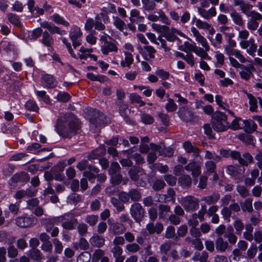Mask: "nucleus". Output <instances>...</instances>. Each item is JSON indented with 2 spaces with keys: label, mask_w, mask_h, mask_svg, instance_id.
Listing matches in <instances>:
<instances>
[{
  "label": "nucleus",
  "mask_w": 262,
  "mask_h": 262,
  "mask_svg": "<svg viewBox=\"0 0 262 262\" xmlns=\"http://www.w3.org/2000/svg\"><path fill=\"white\" fill-rule=\"evenodd\" d=\"M55 127L63 138H71L80 132L78 119L71 114L61 115L57 120Z\"/></svg>",
  "instance_id": "f257e3e1"
},
{
  "label": "nucleus",
  "mask_w": 262,
  "mask_h": 262,
  "mask_svg": "<svg viewBox=\"0 0 262 262\" xmlns=\"http://www.w3.org/2000/svg\"><path fill=\"white\" fill-rule=\"evenodd\" d=\"M190 30L193 36L195 37V41L203 47H197L194 53L203 59L211 60V57L207 53V52L210 50V47L207 39L201 34L196 28L192 27Z\"/></svg>",
  "instance_id": "f03ea898"
},
{
  "label": "nucleus",
  "mask_w": 262,
  "mask_h": 262,
  "mask_svg": "<svg viewBox=\"0 0 262 262\" xmlns=\"http://www.w3.org/2000/svg\"><path fill=\"white\" fill-rule=\"evenodd\" d=\"M211 124L212 128L216 132H224L230 127L227 122V116L221 112H216L212 115Z\"/></svg>",
  "instance_id": "7ed1b4c3"
},
{
  "label": "nucleus",
  "mask_w": 262,
  "mask_h": 262,
  "mask_svg": "<svg viewBox=\"0 0 262 262\" xmlns=\"http://www.w3.org/2000/svg\"><path fill=\"white\" fill-rule=\"evenodd\" d=\"M205 158L208 159L205 163V167L206 172L208 174L214 173L216 169L215 162H219L221 161L222 157L220 155H216L209 150L205 152Z\"/></svg>",
  "instance_id": "20e7f679"
},
{
  "label": "nucleus",
  "mask_w": 262,
  "mask_h": 262,
  "mask_svg": "<svg viewBox=\"0 0 262 262\" xmlns=\"http://www.w3.org/2000/svg\"><path fill=\"white\" fill-rule=\"evenodd\" d=\"M59 223H61L62 228L66 230H72L78 224V220L72 213H64L59 216Z\"/></svg>",
  "instance_id": "39448f33"
},
{
  "label": "nucleus",
  "mask_w": 262,
  "mask_h": 262,
  "mask_svg": "<svg viewBox=\"0 0 262 262\" xmlns=\"http://www.w3.org/2000/svg\"><path fill=\"white\" fill-rule=\"evenodd\" d=\"M180 203L187 212L195 211L199 207V200L192 195L181 198Z\"/></svg>",
  "instance_id": "423d86ee"
},
{
  "label": "nucleus",
  "mask_w": 262,
  "mask_h": 262,
  "mask_svg": "<svg viewBox=\"0 0 262 262\" xmlns=\"http://www.w3.org/2000/svg\"><path fill=\"white\" fill-rule=\"evenodd\" d=\"M130 213L136 222H140L144 217L145 210L138 203L133 204L130 208Z\"/></svg>",
  "instance_id": "0eeeda50"
},
{
  "label": "nucleus",
  "mask_w": 262,
  "mask_h": 262,
  "mask_svg": "<svg viewBox=\"0 0 262 262\" xmlns=\"http://www.w3.org/2000/svg\"><path fill=\"white\" fill-rule=\"evenodd\" d=\"M239 46L243 49L246 50L247 53L252 56L255 55V53L257 50V45L255 43L253 38H250L248 40L241 41Z\"/></svg>",
  "instance_id": "6e6552de"
},
{
  "label": "nucleus",
  "mask_w": 262,
  "mask_h": 262,
  "mask_svg": "<svg viewBox=\"0 0 262 262\" xmlns=\"http://www.w3.org/2000/svg\"><path fill=\"white\" fill-rule=\"evenodd\" d=\"M240 69L239 72L240 77L246 81H248L253 76V72L256 70L253 64H249L248 66L244 65Z\"/></svg>",
  "instance_id": "1a4fd4ad"
},
{
  "label": "nucleus",
  "mask_w": 262,
  "mask_h": 262,
  "mask_svg": "<svg viewBox=\"0 0 262 262\" xmlns=\"http://www.w3.org/2000/svg\"><path fill=\"white\" fill-rule=\"evenodd\" d=\"M37 221V219L34 217L20 216L15 219V223L20 227L27 228L35 225Z\"/></svg>",
  "instance_id": "9d476101"
},
{
  "label": "nucleus",
  "mask_w": 262,
  "mask_h": 262,
  "mask_svg": "<svg viewBox=\"0 0 262 262\" xmlns=\"http://www.w3.org/2000/svg\"><path fill=\"white\" fill-rule=\"evenodd\" d=\"M234 5L235 6H239L241 12L247 16L250 17L253 15L254 10H252L253 6L249 3H246L242 0H234Z\"/></svg>",
  "instance_id": "9b49d317"
},
{
  "label": "nucleus",
  "mask_w": 262,
  "mask_h": 262,
  "mask_svg": "<svg viewBox=\"0 0 262 262\" xmlns=\"http://www.w3.org/2000/svg\"><path fill=\"white\" fill-rule=\"evenodd\" d=\"M247 24V27L249 30L254 31L257 30L259 28L258 21L262 20V14L259 12H254L253 15L251 16Z\"/></svg>",
  "instance_id": "f8f14e48"
},
{
  "label": "nucleus",
  "mask_w": 262,
  "mask_h": 262,
  "mask_svg": "<svg viewBox=\"0 0 262 262\" xmlns=\"http://www.w3.org/2000/svg\"><path fill=\"white\" fill-rule=\"evenodd\" d=\"M178 114L180 118L185 122H191L195 118L192 111L186 106L181 107L179 110Z\"/></svg>",
  "instance_id": "ddd939ff"
},
{
  "label": "nucleus",
  "mask_w": 262,
  "mask_h": 262,
  "mask_svg": "<svg viewBox=\"0 0 262 262\" xmlns=\"http://www.w3.org/2000/svg\"><path fill=\"white\" fill-rule=\"evenodd\" d=\"M183 147L188 154L192 153L193 160L200 157L201 149L196 146L192 144L189 141H186L183 143Z\"/></svg>",
  "instance_id": "4468645a"
},
{
  "label": "nucleus",
  "mask_w": 262,
  "mask_h": 262,
  "mask_svg": "<svg viewBox=\"0 0 262 262\" xmlns=\"http://www.w3.org/2000/svg\"><path fill=\"white\" fill-rule=\"evenodd\" d=\"M41 225L44 226L46 231L50 232L54 225L59 223V216L43 218L40 220Z\"/></svg>",
  "instance_id": "2eb2a0df"
},
{
  "label": "nucleus",
  "mask_w": 262,
  "mask_h": 262,
  "mask_svg": "<svg viewBox=\"0 0 262 262\" xmlns=\"http://www.w3.org/2000/svg\"><path fill=\"white\" fill-rule=\"evenodd\" d=\"M184 168L187 171H191L193 178H196L201 173V166L195 161L190 162Z\"/></svg>",
  "instance_id": "dca6fc26"
},
{
  "label": "nucleus",
  "mask_w": 262,
  "mask_h": 262,
  "mask_svg": "<svg viewBox=\"0 0 262 262\" xmlns=\"http://www.w3.org/2000/svg\"><path fill=\"white\" fill-rule=\"evenodd\" d=\"M40 26L42 28L48 29L51 34L57 33L60 35L66 34V31L64 30H61L58 27L56 26L54 24L47 21H44L41 23Z\"/></svg>",
  "instance_id": "f3484780"
},
{
  "label": "nucleus",
  "mask_w": 262,
  "mask_h": 262,
  "mask_svg": "<svg viewBox=\"0 0 262 262\" xmlns=\"http://www.w3.org/2000/svg\"><path fill=\"white\" fill-rule=\"evenodd\" d=\"M101 51L103 54L107 55L111 53H117L118 51V48L117 45L112 41L103 43L101 46Z\"/></svg>",
  "instance_id": "a211bd4d"
},
{
  "label": "nucleus",
  "mask_w": 262,
  "mask_h": 262,
  "mask_svg": "<svg viewBox=\"0 0 262 262\" xmlns=\"http://www.w3.org/2000/svg\"><path fill=\"white\" fill-rule=\"evenodd\" d=\"M90 122L96 126L103 124L106 122V118L104 114L99 111H95L90 119Z\"/></svg>",
  "instance_id": "6ab92c4d"
},
{
  "label": "nucleus",
  "mask_w": 262,
  "mask_h": 262,
  "mask_svg": "<svg viewBox=\"0 0 262 262\" xmlns=\"http://www.w3.org/2000/svg\"><path fill=\"white\" fill-rule=\"evenodd\" d=\"M197 9L199 14L205 19H209L216 14V9L214 7H211L208 10L201 7H198Z\"/></svg>",
  "instance_id": "aec40b11"
},
{
  "label": "nucleus",
  "mask_w": 262,
  "mask_h": 262,
  "mask_svg": "<svg viewBox=\"0 0 262 262\" xmlns=\"http://www.w3.org/2000/svg\"><path fill=\"white\" fill-rule=\"evenodd\" d=\"M225 50L226 54L229 57L234 56L241 63H245L247 61L246 58L242 54L240 51L228 46L225 47Z\"/></svg>",
  "instance_id": "412c9836"
},
{
  "label": "nucleus",
  "mask_w": 262,
  "mask_h": 262,
  "mask_svg": "<svg viewBox=\"0 0 262 262\" xmlns=\"http://www.w3.org/2000/svg\"><path fill=\"white\" fill-rule=\"evenodd\" d=\"M238 155L239 157L237 158H235V160H237L239 163L244 166H247L253 162V157L249 152H244L242 157L241 153L238 151Z\"/></svg>",
  "instance_id": "4be33fe9"
},
{
  "label": "nucleus",
  "mask_w": 262,
  "mask_h": 262,
  "mask_svg": "<svg viewBox=\"0 0 262 262\" xmlns=\"http://www.w3.org/2000/svg\"><path fill=\"white\" fill-rule=\"evenodd\" d=\"M93 52V50L92 48L86 49L82 47L79 50L78 57L80 59H86L90 57L96 61L97 60V56L91 54V53Z\"/></svg>",
  "instance_id": "5701e85b"
},
{
  "label": "nucleus",
  "mask_w": 262,
  "mask_h": 262,
  "mask_svg": "<svg viewBox=\"0 0 262 262\" xmlns=\"http://www.w3.org/2000/svg\"><path fill=\"white\" fill-rule=\"evenodd\" d=\"M104 238L97 234H94L90 239L89 242L92 246L100 248L104 245Z\"/></svg>",
  "instance_id": "b1692460"
},
{
  "label": "nucleus",
  "mask_w": 262,
  "mask_h": 262,
  "mask_svg": "<svg viewBox=\"0 0 262 262\" xmlns=\"http://www.w3.org/2000/svg\"><path fill=\"white\" fill-rule=\"evenodd\" d=\"M143 170L139 167H133L128 170L130 178L134 182H137L143 175Z\"/></svg>",
  "instance_id": "393cba45"
},
{
  "label": "nucleus",
  "mask_w": 262,
  "mask_h": 262,
  "mask_svg": "<svg viewBox=\"0 0 262 262\" xmlns=\"http://www.w3.org/2000/svg\"><path fill=\"white\" fill-rule=\"evenodd\" d=\"M216 250L220 252H225L229 247L228 242L225 241L222 237H219L215 241Z\"/></svg>",
  "instance_id": "a878e982"
},
{
  "label": "nucleus",
  "mask_w": 262,
  "mask_h": 262,
  "mask_svg": "<svg viewBox=\"0 0 262 262\" xmlns=\"http://www.w3.org/2000/svg\"><path fill=\"white\" fill-rule=\"evenodd\" d=\"M29 179L30 177L29 174L24 171L14 174L11 178L12 181L14 183H25L28 182Z\"/></svg>",
  "instance_id": "bb28decb"
},
{
  "label": "nucleus",
  "mask_w": 262,
  "mask_h": 262,
  "mask_svg": "<svg viewBox=\"0 0 262 262\" xmlns=\"http://www.w3.org/2000/svg\"><path fill=\"white\" fill-rule=\"evenodd\" d=\"M230 15L235 25L239 27H243L244 26V20L239 13L237 12L235 10H233Z\"/></svg>",
  "instance_id": "cd10ccee"
},
{
  "label": "nucleus",
  "mask_w": 262,
  "mask_h": 262,
  "mask_svg": "<svg viewBox=\"0 0 262 262\" xmlns=\"http://www.w3.org/2000/svg\"><path fill=\"white\" fill-rule=\"evenodd\" d=\"M175 191L172 188H169L167 191V194H160V201L163 203H167L169 201H175Z\"/></svg>",
  "instance_id": "c85d7f7f"
},
{
  "label": "nucleus",
  "mask_w": 262,
  "mask_h": 262,
  "mask_svg": "<svg viewBox=\"0 0 262 262\" xmlns=\"http://www.w3.org/2000/svg\"><path fill=\"white\" fill-rule=\"evenodd\" d=\"M232 218L234 220L233 226L236 231V234L241 235L245 228V226L242 220L235 216H233Z\"/></svg>",
  "instance_id": "c756f323"
},
{
  "label": "nucleus",
  "mask_w": 262,
  "mask_h": 262,
  "mask_svg": "<svg viewBox=\"0 0 262 262\" xmlns=\"http://www.w3.org/2000/svg\"><path fill=\"white\" fill-rule=\"evenodd\" d=\"M171 211V208L169 205L160 204L158 206V215L159 219H166L167 214Z\"/></svg>",
  "instance_id": "7c9ffc66"
},
{
  "label": "nucleus",
  "mask_w": 262,
  "mask_h": 262,
  "mask_svg": "<svg viewBox=\"0 0 262 262\" xmlns=\"http://www.w3.org/2000/svg\"><path fill=\"white\" fill-rule=\"evenodd\" d=\"M220 198L219 193H213L210 195L203 197L202 201H204L208 205H214L219 200Z\"/></svg>",
  "instance_id": "2f4dec72"
},
{
  "label": "nucleus",
  "mask_w": 262,
  "mask_h": 262,
  "mask_svg": "<svg viewBox=\"0 0 262 262\" xmlns=\"http://www.w3.org/2000/svg\"><path fill=\"white\" fill-rule=\"evenodd\" d=\"M220 154L221 155V157L222 156L226 158L231 157L234 160L239 157L238 151L231 150L230 149H221Z\"/></svg>",
  "instance_id": "473e14b6"
},
{
  "label": "nucleus",
  "mask_w": 262,
  "mask_h": 262,
  "mask_svg": "<svg viewBox=\"0 0 262 262\" xmlns=\"http://www.w3.org/2000/svg\"><path fill=\"white\" fill-rule=\"evenodd\" d=\"M185 241L188 244L193 245L195 248L197 250L201 251L203 248V245L199 238H191L190 237L185 238Z\"/></svg>",
  "instance_id": "72a5a7b5"
},
{
  "label": "nucleus",
  "mask_w": 262,
  "mask_h": 262,
  "mask_svg": "<svg viewBox=\"0 0 262 262\" xmlns=\"http://www.w3.org/2000/svg\"><path fill=\"white\" fill-rule=\"evenodd\" d=\"M112 230L114 235H119L123 233L126 231V228L123 224L117 222L112 225Z\"/></svg>",
  "instance_id": "f704fd0d"
},
{
  "label": "nucleus",
  "mask_w": 262,
  "mask_h": 262,
  "mask_svg": "<svg viewBox=\"0 0 262 262\" xmlns=\"http://www.w3.org/2000/svg\"><path fill=\"white\" fill-rule=\"evenodd\" d=\"M42 43L47 47H51L54 43L53 38L47 31L43 32Z\"/></svg>",
  "instance_id": "c9c22d12"
},
{
  "label": "nucleus",
  "mask_w": 262,
  "mask_h": 262,
  "mask_svg": "<svg viewBox=\"0 0 262 262\" xmlns=\"http://www.w3.org/2000/svg\"><path fill=\"white\" fill-rule=\"evenodd\" d=\"M82 35V32L80 28L77 26H73L71 28L69 36L71 40H74L80 38Z\"/></svg>",
  "instance_id": "e433bc0d"
},
{
  "label": "nucleus",
  "mask_w": 262,
  "mask_h": 262,
  "mask_svg": "<svg viewBox=\"0 0 262 262\" xmlns=\"http://www.w3.org/2000/svg\"><path fill=\"white\" fill-rule=\"evenodd\" d=\"M50 18L52 20L57 24L62 25L65 27H69L70 26V23L57 13L54 14Z\"/></svg>",
  "instance_id": "4c0bfd02"
},
{
  "label": "nucleus",
  "mask_w": 262,
  "mask_h": 262,
  "mask_svg": "<svg viewBox=\"0 0 262 262\" xmlns=\"http://www.w3.org/2000/svg\"><path fill=\"white\" fill-rule=\"evenodd\" d=\"M241 206L243 212H252L253 211L252 199L251 198L246 199L243 203L241 204Z\"/></svg>",
  "instance_id": "58836bf2"
},
{
  "label": "nucleus",
  "mask_w": 262,
  "mask_h": 262,
  "mask_svg": "<svg viewBox=\"0 0 262 262\" xmlns=\"http://www.w3.org/2000/svg\"><path fill=\"white\" fill-rule=\"evenodd\" d=\"M244 124V127L245 130L247 132H251L255 131L256 129L257 125L255 122L252 120H245L243 121Z\"/></svg>",
  "instance_id": "ea45409f"
},
{
  "label": "nucleus",
  "mask_w": 262,
  "mask_h": 262,
  "mask_svg": "<svg viewBox=\"0 0 262 262\" xmlns=\"http://www.w3.org/2000/svg\"><path fill=\"white\" fill-rule=\"evenodd\" d=\"M125 59L124 60L121 62V65L122 67H130V65L134 61V58L132 54L127 52H124Z\"/></svg>",
  "instance_id": "a19ab883"
},
{
  "label": "nucleus",
  "mask_w": 262,
  "mask_h": 262,
  "mask_svg": "<svg viewBox=\"0 0 262 262\" xmlns=\"http://www.w3.org/2000/svg\"><path fill=\"white\" fill-rule=\"evenodd\" d=\"M46 86L49 88H54L56 85V82L53 77L50 75H45L42 78Z\"/></svg>",
  "instance_id": "79ce46f5"
},
{
  "label": "nucleus",
  "mask_w": 262,
  "mask_h": 262,
  "mask_svg": "<svg viewBox=\"0 0 262 262\" xmlns=\"http://www.w3.org/2000/svg\"><path fill=\"white\" fill-rule=\"evenodd\" d=\"M29 256L35 260H41L42 259V254L39 250L36 248H32L29 251Z\"/></svg>",
  "instance_id": "37998d69"
},
{
  "label": "nucleus",
  "mask_w": 262,
  "mask_h": 262,
  "mask_svg": "<svg viewBox=\"0 0 262 262\" xmlns=\"http://www.w3.org/2000/svg\"><path fill=\"white\" fill-rule=\"evenodd\" d=\"M105 148L104 146H100L94 150L89 156V158L92 159L97 158L98 157L103 156L105 153Z\"/></svg>",
  "instance_id": "c03bdc74"
},
{
  "label": "nucleus",
  "mask_w": 262,
  "mask_h": 262,
  "mask_svg": "<svg viewBox=\"0 0 262 262\" xmlns=\"http://www.w3.org/2000/svg\"><path fill=\"white\" fill-rule=\"evenodd\" d=\"M179 183L183 187H188L191 185L192 180L187 174H183L179 178Z\"/></svg>",
  "instance_id": "a18cd8bd"
},
{
  "label": "nucleus",
  "mask_w": 262,
  "mask_h": 262,
  "mask_svg": "<svg viewBox=\"0 0 262 262\" xmlns=\"http://www.w3.org/2000/svg\"><path fill=\"white\" fill-rule=\"evenodd\" d=\"M130 17H129V19L132 23L136 22V20L134 17H136L138 21H142L144 19V17L142 16H140V12L137 9H134L130 11Z\"/></svg>",
  "instance_id": "49530a36"
},
{
  "label": "nucleus",
  "mask_w": 262,
  "mask_h": 262,
  "mask_svg": "<svg viewBox=\"0 0 262 262\" xmlns=\"http://www.w3.org/2000/svg\"><path fill=\"white\" fill-rule=\"evenodd\" d=\"M257 252V247L255 245L252 244L250 245L249 248L247 251L246 252V257L248 259H253L254 258Z\"/></svg>",
  "instance_id": "de8ad7c7"
},
{
  "label": "nucleus",
  "mask_w": 262,
  "mask_h": 262,
  "mask_svg": "<svg viewBox=\"0 0 262 262\" xmlns=\"http://www.w3.org/2000/svg\"><path fill=\"white\" fill-rule=\"evenodd\" d=\"M140 246L136 243L128 244L125 247L126 252L135 253L138 252L140 250Z\"/></svg>",
  "instance_id": "09e8293b"
},
{
  "label": "nucleus",
  "mask_w": 262,
  "mask_h": 262,
  "mask_svg": "<svg viewBox=\"0 0 262 262\" xmlns=\"http://www.w3.org/2000/svg\"><path fill=\"white\" fill-rule=\"evenodd\" d=\"M143 8L145 11H152L156 6L155 3L150 0H142Z\"/></svg>",
  "instance_id": "8fccbe9b"
},
{
  "label": "nucleus",
  "mask_w": 262,
  "mask_h": 262,
  "mask_svg": "<svg viewBox=\"0 0 262 262\" xmlns=\"http://www.w3.org/2000/svg\"><path fill=\"white\" fill-rule=\"evenodd\" d=\"M172 243L167 241L160 245V252L161 254L166 255L171 249Z\"/></svg>",
  "instance_id": "3c124183"
},
{
  "label": "nucleus",
  "mask_w": 262,
  "mask_h": 262,
  "mask_svg": "<svg viewBox=\"0 0 262 262\" xmlns=\"http://www.w3.org/2000/svg\"><path fill=\"white\" fill-rule=\"evenodd\" d=\"M91 258V254L89 252L81 253L77 258L76 262H89Z\"/></svg>",
  "instance_id": "603ef678"
},
{
  "label": "nucleus",
  "mask_w": 262,
  "mask_h": 262,
  "mask_svg": "<svg viewBox=\"0 0 262 262\" xmlns=\"http://www.w3.org/2000/svg\"><path fill=\"white\" fill-rule=\"evenodd\" d=\"M151 27L155 31L160 33H165L169 31V28L168 27L157 24H152Z\"/></svg>",
  "instance_id": "864d4df0"
},
{
  "label": "nucleus",
  "mask_w": 262,
  "mask_h": 262,
  "mask_svg": "<svg viewBox=\"0 0 262 262\" xmlns=\"http://www.w3.org/2000/svg\"><path fill=\"white\" fill-rule=\"evenodd\" d=\"M208 38L211 45L215 47H218L222 42V35L220 33H217L215 36L214 39L212 37L209 36Z\"/></svg>",
  "instance_id": "5fc2aeb1"
},
{
  "label": "nucleus",
  "mask_w": 262,
  "mask_h": 262,
  "mask_svg": "<svg viewBox=\"0 0 262 262\" xmlns=\"http://www.w3.org/2000/svg\"><path fill=\"white\" fill-rule=\"evenodd\" d=\"M118 105H119V111L121 114V115L126 119V121H128L127 116L125 113V111L128 108V105L127 104L124 103L123 101H119Z\"/></svg>",
  "instance_id": "6e6d98bb"
},
{
  "label": "nucleus",
  "mask_w": 262,
  "mask_h": 262,
  "mask_svg": "<svg viewBox=\"0 0 262 262\" xmlns=\"http://www.w3.org/2000/svg\"><path fill=\"white\" fill-rule=\"evenodd\" d=\"M247 97L249 100V104L250 105V110L252 112H254L257 107V100L255 97L251 94H247Z\"/></svg>",
  "instance_id": "4d7b16f0"
},
{
  "label": "nucleus",
  "mask_w": 262,
  "mask_h": 262,
  "mask_svg": "<svg viewBox=\"0 0 262 262\" xmlns=\"http://www.w3.org/2000/svg\"><path fill=\"white\" fill-rule=\"evenodd\" d=\"M121 167L119 164L117 162H114L111 164L110 167L108 169V173L110 175L118 173H119Z\"/></svg>",
  "instance_id": "13d9d810"
},
{
  "label": "nucleus",
  "mask_w": 262,
  "mask_h": 262,
  "mask_svg": "<svg viewBox=\"0 0 262 262\" xmlns=\"http://www.w3.org/2000/svg\"><path fill=\"white\" fill-rule=\"evenodd\" d=\"M129 199L133 201H138L140 200L141 195L140 193L136 189H132L128 192Z\"/></svg>",
  "instance_id": "bf43d9fd"
},
{
  "label": "nucleus",
  "mask_w": 262,
  "mask_h": 262,
  "mask_svg": "<svg viewBox=\"0 0 262 262\" xmlns=\"http://www.w3.org/2000/svg\"><path fill=\"white\" fill-rule=\"evenodd\" d=\"M52 243L54 246V251L56 253L60 254L63 250V246L61 242L57 238H54Z\"/></svg>",
  "instance_id": "052dcab7"
},
{
  "label": "nucleus",
  "mask_w": 262,
  "mask_h": 262,
  "mask_svg": "<svg viewBox=\"0 0 262 262\" xmlns=\"http://www.w3.org/2000/svg\"><path fill=\"white\" fill-rule=\"evenodd\" d=\"M78 247H77L76 245H74V247L76 249L79 248L81 250H87L89 248V244L88 241L83 237H81L79 241L78 244H77Z\"/></svg>",
  "instance_id": "680f3d73"
},
{
  "label": "nucleus",
  "mask_w": 262,
  "mask_h": 262,
  "mask_svg": "<svg viewBox=\"0 0 262 262\" xmlns=\"http://www.w3.org/2000/svg\"><path fill=\"white\" fill-rule=\"evenodd\" d=\"M110 176L111 183L114 185H119L122 181V176L119 173L110 174Z\"/></svg>",
  "instance_id": "e2e57ef3"
},
{
  "label": "nucleus",
  "mask_w": 262,
  "mask_h": 262,
  "mask_svg": "<svg viewBox=\"0 0 262 262\" xmlns=\"http://www.w3.org/2000/svg\"><path fill=\"white\" fill-rule=\"evenodd\" d=\"M174 152V150L171 147H165V148H161V149L160 150V154L159 155L164 156V157H171L173 156Z\"/></svg>",
  "instance_id": "0e129e2a"
},
{
  "label": "nucleus",
  "mask_w": 262,
  "mask_h": 262,
  "mask_svg": "<svg viewBox=\"0 0 262 262\" xmlns=\"http://www.w3.org/2000/svg\"><path fill=\"white\" fill-rule=\"evenodd\" d=\"M113 19V24L116 26V27L120 31H123L125 27V24L124 22L118 17H114Z\"/></svg>",
  "instance_id": "69168bd1"
},
{
  "label": "nucleus",
  "mask_w": 262,
  "mask_h": 262,
  "mask_svg": "<svg viewBox=\"0 0 262 262\" xmlns=\"http://www.w3.org/2000/svg\"><path fill=\"white\" fill-rule=\"evenodd\" d=\"M165 237L168 239L177 237L174 227L170 226L166 228Z\"/></svg>",
  "instance_id": "338daca9"
},
{
  "label": "nucleus",
  "mask_w": 262,
  "mask_h": 262,
  "mask_svg": "<svg viewBox=\"0 0 262 262\" xmlns=\"http://www.w3.org/2000/svg\"><path fill=\"white\" fill-rule=\"evenodd\" d=\"M165 185L166 184L163 180H157L154 182L152 188L155 191H159L164 188Z\"/></svg>",
  "instance_id": "774afa93"
}]
</instances>
